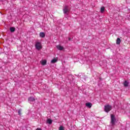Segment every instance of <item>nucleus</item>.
<instances>
[{"mask_svg": "<svg viewBox=\"0 0 130 130\" xmlns=\"http://www.w3.org/2000/svg\"><path fill=\"white\" fill-rule=\"evenodd\" d=\"M71 40H72V39H71V38H69V41H71Z\"/></svg>", "mask_w": 130, "mask_h": 130, "instance_id": "nucleus-18", "label": "nucleus"}, {"mask_svg": "<svg viewBox=\"0 0 130 130\" xmlns=\"http://www.w3.org/2000/svg\"><path fill=\"white\" fill-rule=\"evenodd\" d=\"M59 130H64V127L62 125H60L59 127Z\"/></svg>", "mask_w": 130, "mask_h": 130, "instance_id": "nucleus-17", "label": "nucleus"}, {"mask_svg": "<svg viewBox=\"0 0 130 130\" xmlns=\"http://www.w3.org/2000/svg\"><path fill=\"white\" fill-rule=\"evenodd\" d=\"M111 109H112V107L111 106L108 105L105 106L104 110L105 112L108 113Z\"/></svg>", "mask_w": 130, "mask_h": 130, "instance_id": "nucleus-3", "label": "nucleus"}, {"mask_svg": "<svg viewBox=\"0 0 130 130\" xmlns=\"http://www.w3.org/2000/svg\"><path fill=\"white\" fill-rule=\"evenodd\" d=\"M40 36L42 38H44V37H45V34H44L43 32H41L40 33Z\"/></svg>", "mask_w": 130, "mask_h": 130, "instance_id": "nucleus-9", "label": "nucleus"}, {"mask_svg": "<svg viewBox=\"0 0 130 130\" xmlns=\"http://www.w3.org/2000/svg\"><path fill=\"white\" fill-rule=\"evenodd\" d=\"M28 101L29 103H31V102H34L35 101V98L33 96H30L28 98Z\"/></svg>", "mask_w": 130, "mask_h": 130, "instance_id": "nucleus-5", "label": "nucleus"}, {"mask_svg": "<svg viewBox=\"0 0 130 130\" xmlns=\"http://www.w3.org/2000/svg\"><path fill=\"white\" fill-rule=\"evenodd\" d=\"M70 10H69V7L68 6H65L63 9V12L64 14L68 15V13H69Z\"/></svg>", "mask_w": 130, "mask_h": 130, "instance_id": "nucleus-4", "label": "nucleus"}, {"mask_svg": "<svg viewBox=\"0 0 130 130\" xmlns=\"http://www.w3.org/2000/svg\"><path fill=\"white\" fill-rule=\"evenodd\" d=\"M10 31L12 33H13V32H15V31L16 30V28L15 27H10Z\"/></svg>", "mask_w": 130, "mask_h": 130, "instance_id": "nucleus-12", "label": "nucleus"}, {"mask_svg": "<svg viewBox=\"0 0 130 130\" xmlns=\"http://www.w3.org/2000/svg\"><path fill=\"white\" fill-rule=\"evenodd\" d=\"M47 123L49 124H51L52 123V120L50 119H48L47 120Z\"/></svg>", "mask_w": 130, "mask_h": 130, "instance_id": "nucleus-13", "label": "nucleus"}, {"mask_svg": "<svg viewBox=\"0 0 130 130\" xmlns=\"http://www.w3.org/2000/svg\"><path fill=\"white\" fill-rule=\"evenodd\" d=\"M85 105L87 107H89V108H91L92 107V104L90 103H86Z\"/></svg>", "mask_w": 130, "mask_h": 130, "instance_id": "nucleus-7", "label": "nucleus"}, {"mask_svg": "<svg viewBox=\"0 0 130 130\" xmlns=\"http://www.w3.org/2000/svg\"><path fill=\"white\" fill-rule=\"evenodd\" d=\"M116 121V119H115V116H114L112 114L111 115V123L112 126L115 125Z\"/></svg>", "mask_w": 130, "mask_h": 130, "instance_id": "nucleus-1", "label": "nucleus"}, {"mask_svg": "<svg viewBox=\"0 0 130 130\" xmlns=\"http://www.w3.org/2000/svg\"><path fill=\"white\" fill-rule=\"evenodd\" d=\"M104 11H105V7L103 6L101 8V13H104Z\"/></svg>", "mask_w": 130, "mask_h": 130, "instance_id": "nucleus-14", "label": "nucleus"}, {"mask_svg": "<svg viewBox=\"0 0 130 130\" xmlns=\"http://www.w3.org/2000/svg\"><path fill=\"white\" fill-rule=\"evenodd\" d=\"M120 42H121V40L119 38H118L116 40V44L119 45L120 44Z\"/></svg>", "mask_w": 130, "mask_h": 130, "instance_id": "nucleus-11", "label": "nucleus"}, {"mask_svg": "<svg viewBox=\"0 0 130 130\" xmlns=\"http://www.w3.org/2000/svg\"><path fill=\"white\" fill-rule=\"evenodd\" d=\"M22 109H20L18 111V115H22Z\"/></svg>", "mask_w": 130, "mask_h": 130, "instance_id": "nucleus-16", "label": "nucleus"}, {"mask_svg": "<svg viewBox=\"0 0 130 130\" xmlns=\"http://www.w3.org/2000/svg\"><path fill=\"white\" fill-rule=\"evenodd\" d=\"M36 49H37V50H40V49H41V48H42V46L41 45V43L39 42H36V44L35 45Z\"/></svg>", "mask_w": 130, "mask_h": 130, "instance_id": "nucleus-2", "label": "nucleus"}, {"mask_svg": "<svg viewBox=\"0 0 130 130\" xmlns=\"http://www.w3.org/2000/svg\"><path fill=\"white\" fill-rule=\"evenodd\" d=\"M56 61H57V60L55 58H54L51 61V63H55V62H56Z\"/></svg>", "mask_w": 130, "mask_h": 130, "instance_id": "nucleus-15", "label": "nucleus"}, {"mask_svg": "<svg viewBox=\"0 0 130 130\" xmlns=\"http://www.w3.org/2000/svg\"><path fill=\"white\" fill-rule=\"evenodd\" d=\"M128 84H129V82H127V81L125 80L123 83L124 87H128Z\"/></svg>", "mask_w": 130, "mask_h": 130, "instance_id": "nucleus-6", "label": "nucleus"}, {"mask_svg": "<svg viewBox=\"0 0 130 130\" xmlns=\"http://www.w3.org/2000/svg\"><path fill=\"white\" fill-rule=\"evenodd\" d=\"M56 48L57 49H58V50H62V49H63V47L59 45L57 46Z\"/></svg>", "mask_w": 130, "mask_h": 130, "instance_id": "nucleus-10", "label": "nucleus"}, {"mask_svg": "<svg viewBox=\"0 0 130 130\" xmlns=\"http://www.w3.org/2000/svg\"><path fill=\"white\" fill-rule=\"evenodd\" d=\"M47 63V61L46 60L41 61V63L42 66H45V64H46Z\"/></svg>", "mask_w": 130, "mask_h": 130, "instance_id": "nucleus-8", "label": "nucleus"}]
</instances>
